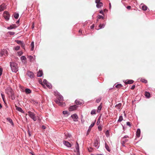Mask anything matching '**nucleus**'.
<instances>
[{
  "instance_id": "obj_1",
  "label": "nucleus",
  "mask_w": 155,
  "mask_h": 155,
  "mask_svg": "<svg viewBox=\"0 0 155 155\" xmlns=\"http://www.w3.org/2000/svg\"><path fill=\"white\" fill-rule=\"evenodd\" d=\"M5 92L8 96L11 97V99L12 100H14L15 99V97L14 96V93L13 90L10 87H7L5 90Z\"/></svg>"
},
{
  "instance_id": "obj_2",
  "label": "nucleus",
  "mask_w": 155,
  "mask_h": 155,
  "mask_svg": "<svg viewBox=\"0 0 155 155\" xmlns=\"http://www.w3.org/2000/svg\"><path fill=\"white\" fill-rule=\"evenodd\" d=\"M10 66L13 72H16L18 71V64L14 62H10Z\"/></svg>"
},
{
  "instance_id": "obj_3",
  "label": "nucleus",
  "mask_w": 155,
  "mask_h": 155,
  "mask_svg": "<svg viewBox=\"0 0 155 155\" xmlns=\"http://www.w3.org/2000/svg\"><path fill=\"white\" fill-rule=\"evenodd\" d=\"M28 114L30 117L34 121L36 120L37 118L35 116V115L34 113L30 111H28Z\"/></svg>"
},
{
  "instance_id": "obj_4",
  "label": "nucleus",
  "mask_w": 155,
  "mask_h": 155,
  "mask_svg": "<svg viewBox=\"0 0 155 155\" xmlns=\"http://www.w3.org/2000/svg\"><path fill=\"white\" fill-rule=\"evenodd\" d=\"M3 15L6 21H8L9 19L10 15L8 12L6 11L5 12L3 13Z\"/></svg>"
},
{
  "instance_id": "obj_5",
  "label": "nucleus",
  "mask_w": 155,
  "mask_h": 155,
  "mask_svg": "<svg viewBox=\"0 0 155 155\" xmlns=\"http://www.w3.org/2000/svg\"><path fill=\"white\" fill-rule=\"evenodd\" d=\"M0 54L2 56L4 55L6 56L8 55V51L6 49H3L1 51Z\"/></svg>"
},
{
  "instance_id": "obj_6",
  "label": "nucleus",
  "mask_w": 155,
  "mask_h": 155,
  "mask_svg": "<svg viewBox=\"0 0 155 155\" xmlns=\"http://www.w3.org/2000/svg\"><path fill=\"white\" fill-rule=\"evenodd\" d=\"M55 101L57 104H58L59 106L62 107H63L65 106V104L64 103L61 102V101L58 99L55 100Z\"/></svg>"
},
{
  "instance_id": "obj_7",
  "label": "nucleus",
  "mask_w": 155,
  "mask_h": 155,
  "mask_svg": "<svg viewBox=\"0 0 155 155\" xmlns=\"http://www.w3.org/2000/svg\"><path fill=\"white\" fill-rule=\"evenodd\" d=\"M71 117L73 119L74 121H77L78 119V115L76 114H73L71 116Z\"/></svg>"
},
{
  "instance_id": "obj_8",
  "label": "nucleus",
  "mask_w": 155,
  "mask_h": 155,
  "mask_svg": "<svg viewBox=\"0 0 155 155\" xmlns=\"http://www.w3.org/2000/svg\"><path fill=\"white\" fill-rule=\"evenodd\" d=\"M27 74L28 76L29 77L31 78H34V76L33 73L31 71H28Z\"/></svg>"
},
{
  "instance_id": "obj_9",
  "label": "nucleus",
  "mask_w": 155,
  "mask_h": 155,
  "mask_svg": "<svg viewBox=\"0 0 155 155\" xmlns=\"http://www.w3.org/2000/svg\"><path fill=\"white\" fill-rule=\"evenodd\" d=\"M63 144L66 146L68 147H71V144L68 142L67 141H63Z\"/></svg>"
},
{
  "instance_id": "obj_10",
  "label": "nucleus",
  "mask_w": 155,
  "mask_h": 155,
  "mask_svg": "<svg viewBox=\"0 0 155 155\" xmlns=\"http://www.w3.org/2000/svg\"><path fill=\"white\" fill-rule=\"evenodd\" d=\"M77 106L76 105L71 106L70 107L69 109L70 111L74 110L76 109Z\"/></svg>"
},
{
  "instance_id": "obj_11",
  "label": "nucleus",
  "mask_w": 155,
  "mask_h": 155,
  "mask_svg": "<svg viewBox=\"0 0 155 155\" xmlns=\"http://www.w3.org/2000/svg\"><path fill=\"white\" fill-rule=\"evenodd\" d=\"M99 143L98 141L97 140H96L94 142V146L97 148H98L99 147Z\"/></svg>"
},
{
  "instance_id": "obj_12",
  "label": "nucleus",
  "mask_w": 155,
  "mask_h": 155,
  "mask_svg": "<svg viewBox=\"0 0 155 155\" xmlns=\"http://www.w3.org/2000/svg\"><path fill=\"white\" fill-rule=\"evenodd\" d=\"M6 8V5L5 4H3L0 6V12L2 11Z\"/></svg>"
},
{
  "instance_id": "obj_13",
  "label": "nucleus",
  "mask_w": 155,
  "mask_h": 155,
  "mask_svg": "<svg viewBox=\"0 0 155 155\" xmlns=\"http://www.w3.org/2000/svg\"><path fill=\"white\" fill-rule=\"evenodd\" d=\"M17 27L16 25L15 24L12 25H10L9 27H8L7 28V29H11L14 28H15Z\"/></svg>"
},
{
  "instance_id": "obj_14",
  "label": "nucleus",
  "mask_w": 155,
  "mask_h": 155,
  "mask_svg": "<svg viewBox=\"0 0 155 155\" xmlns=\"http://www.w3.org/2000/svg\"><path fill=\"white\" fill-rule=\"evenodd\" d=\"M134 82L133 80H127L125 82V83L126 84H132Z\"/></svg>"
},
{
  "instance_id": "obj_15",
  "label": "nucleus",
  "mask_w": 155,
  "mask_h": 155,
  "mask_svg": "<svg viewBox=\"0 0 155 155\" xmlns=\"http://www.w3.org/2000/svg\"><path fill=\"white\" fill-rule=\"evenodd\" d=\"M43 75V72L42 70H39L38 71L37 76L38 77H41Z\"/></svg>"
},
{
  "instance_id": "obj_16",
  "label": "nucleus",
  "mask_w": 155,
  "mask_h": 155,
  "mask_svg": "<svg viewBox=\"0 0 155 155\" xmlns=\"http://www.w3.org/2000/svg\"><path fill=\"white\" fill-rule=\"evenodd\" d=\"M15 107H16V109L17 110L21 113L23 112V111L21 108L18 107L16 105H15Z\"/></svg>"
},
{
  "instance_id": "obj_17",
  "label": "nucleus",
  "mask_w": 155,
  "mask_h": 155,
  "mask_svg": "<svg viewBox=\"0 0 155 155\" xmlns=\"http://www.w3.org/2000/svg\"><path fill=\"white\" fill-rule=\"evenodd\" d=\"M140 129H138L137 130L136 132V136H137L139 137L140 136Z\"/></svg>"
},
{
  "instance_id": "obj_18",
  "label": "nucleus",
  "mask_w": 155,
  "mask_h": 155,
  "mask_svg": "<svg viewBox=\"0 0 155 155\" xmlns=\"http://www.w3.org/2000/svg\"><path fill=\"white\" fill-rule=\"evenodd\" d=\"M75 102L77 105H82L83 104V102L80 101L79 100H76L75 101Z\"/></svg>"
},
{
  "instance_id": "obj_19",
  "label": "nucleus",
  "mask_w": 155,
  "mask_h": 155,
  "mask_svg": "<svg viewBox=\"0 0 155 155\" xmlns=\"http://www.w3.org/2000/svg\"><path fill=\"white\" fill-rule=\"evenodd\" d=\"M105 147L106 149V150L108 152H110V149L109 147L106 143H105Z\"/></svg>"
},
{
  "instance_id": "obj_20",
  "label": "nucleus",
  "mask_w": 155,
  "mask_h": 155,
  "mask_svg": "<svg viewBox=\"0 0 155 155\" xmlns=\"http://www.w3.org/2000/svg\"><path fill=\"white\" fill-rule=\"evenodd\" d=\"M102 107V103H101L100 105L98 107L97 110V112H100L101 108Z\"/></svg>"
},
{
  "instance_id": "obj_21",
  "label": "nucleus",
  "mask_w": 155,
  "mask_h": 155,
  "mask_svg": "<svg viewBox=\"0 0 155 155\" xmlns=\"http://www.w3.org/2000/svg\"><path fill=\"white\" fill-rule=\"evenodd\" d=\"M145 96L147 98H150V94L148 92H146L144 94Z\"/></svg>"
},
{
  "instance_id": "obj_22",
  "label": "nucleus",
  "mask_w": 155,
  "mask_h": 155,
  "mask_svg": "<svg viewBox=\"0 0 155 155\" xmlns=\"http://www.w3.org/2000/svg\"><path fill=\"white\" fill-rule=\"evenodd\" d=\"M25 92L27 94H29L31 93V91L30 89L26 88L25 89Z\"/></svg>"
},
{
  "instance_id": "obj_23",
  "label": "nucleus",
  "mask_w": 155,
  "mask_h": 155,
  "mask_svg": "<svg viewBox=\"0 0 155 155\" xmlns=\"http://www.w3.org/2000/svg\"><path fill=\"white\" fill-rule=\"evenodd\" d=\"M7 120H8L9 122L12 125H13V123L12 122V120L10 118H7Z\"/></svg>"
},
{
  "instance_id": "obj_24",
  "label": "nucleus",
  "mask_w": 155,
  "mask_h": 155,
  "mask_svg": "<svg viewBox=\"0 0 155 155\" xmlns=\"http://www.w3.org/2000/svg\"><path fill=\"white\" fill-rule=\"evenodd\" d=\"M102 3L101 2L98 4H97L96 6L97 8H100L102 6Z\"/></svg>"
},
{
  "instance_id": "obj_25",
  "label": "nucleus",
  "mask_w": 155,
  "mask_h": 155,
  "mask_svg": "<svg viewBox=\"0 0 155 155\" xmlns=\"http://www.w3.org/2000/svg\"><path fill=\"white\" fill-rule=\"evenodd\" d=\"M58 99L60 101H62L63 100V98L61 95H58Z\"/></svg>"
},
{
  "instance_id": "obj_26",
  "label": "nucleus",
  "mask_w": 155,
  "mask_h": 155,
  "mask_svg": "<svg viewBox=\"0 0 155 155\" xmlns=\"http://www.w3.org/2000/svg\"><path fill=\"white\" fill-rule=\"evenodd\" d=\"M147 7L145 5H143L142 7V9L143 11L146 10H147Z\"/></svg>"
},
{
  "instance_id": "obj_27",
  "label": "nucleus",
  "mask_w": 155,
  "mask_h": 155,
  "mask_svg": "<svg viewBox=\"0 0 155 155\" xmlns=\"http://www.w3.org/2000/svg\"><path fill=\"white\" fill-rule=\"evenodd\" d=\"M31 50L32 51H33L34 49V43L33 42H32L31 44Z\"/></svg>"
},
{
  "instance_id": "obj_28",
  "label": "nucleus",
  "mask_w": 155,
  "mask_h": 155,
  "mask_svg": "<svg viewBox=\"0 0 155 155\" xmlns=\"http://www.w3.org/2000/svg\"><path fill=\"white\" fill-rule=\"evenodd\" d=\"M140 80L142 82H143V83H147V80H145V79L141 78L140 79Z\"/></svg>"
},
{
  "instance_id": "obj_29",
  "label": "nucleus",
  "mask_w": 155,
  "mask_h": 155,
  "mask_svg": "<svg viewBox=\"0 0 155 155\" xmlns=\"http://www.w3.org/2000/svg\"><path fill=\"white\" fill-rule=\"evenodd\" d=\"M123 120V117L122 116H121L119 117V119L118 120V122H120Z\"/></svg>"
},
{
  "instance_id": "obj_30",
  "label": "nucleus",
  "mask_w": 155,
  "mask_h": 155,
  "mask_svg": "<svg viewBox=\"0 0 155 155\" xmlns=\"http://www.w3.org/2000/svg\"><path fill=\"white\" fill-rule=\"evenodd\" d=\"M28 58L29 59L30 61H33L34 59L33 57L31 56H28Z\"/></svg>"
},
{
  "instance_id": "obj_31",
  "label": "nucleus",
  "mask_w": 155,
  "mask_h": 155,
  "mask_svg": "<svg viewBox=\"0 0 155 155\" xmlns=\"http://www.w3.org/2000/svg\"><path fill=\"white\" fill-rule=\"evenodd\" d=\"M19 17V14L18 13H15L14 15V17L16 19H18Z\"/></svg>"
},
{
  "instance_id": "obj_32",
  "label": "nucleus",
  "mask_w": 155,
  "mask_h": 155,
  "mask_svg": "<svg viewBox=\"0 0 155 155\" xmlns=\"http://www.w3.org/2000/svg\"><path fill=\"white\" fill-rule=\"evenodd\" d=\"M105 26V24H100L99 27H100V28H104Z\"/></svg>"
},
{
  "instance_id": "obj_33",
  "label": "nucleus",
  "mask_w": 155,
  "mask_h": 155,
  "mask_svg": "<svg viewBox=\"0 0 155 155\" xmlns=\"http://www.w3.org/2000/svg\"><path fill=\"white\" fill-rule=\"evenodd\" d=\"M121 103H120L115 106V107L118 108V109H120V108L121 107Z\"/></svg>"
},
{
  "instance_id": "obj_34",
  "label": "nucleus",
  "mask_w": 155,
  "mask_h": 155,
  "mask_svg": "<svg viewBox=\"0 0 155 155\" xmlns=\"http://www.w3.org/2000/svg\"><path fill=\"white\" fill-rule=\"evenodd\" d=\"M15 41L18 44L21 45V44L22 43V42L21 41H19V40H16Z\"/></svg>"
},
{
  "instance_id": "obj_35",
  "label": "nucleus",
  "mask_w": 155,
  "mask_h": 155,
  "mask_svg": "<svg viewBox=\"0 0 155 155\" xmlns=\"http://www.w3.org/2000/svg\"><path fill=\"white\" fill-rule=\"evenodd\" d=\"M105 134L107 137H108L109 136V133L108 130H107L106 131Z\"/></svg>"
},
{
  "instance_id": "obj_36",
  "label": "nucleus",
  "mask_w": 155,
  "mask_h": 155,
  "mask_svg": "<svg viewBox=\"0 0 155 155\" xmlns=\"http://www.w3.org/2000/svg\"><path fill=\"white\" fill-rule=\"evenodd\" d=\"M8 33L10 35H13L15 34V32H14L9 31Z\"/></svg>"
},
{
  "instance_id": "obj_37",
  "label": "nucleus",
  "mask_w": 155,
  "mask_h": 155,
  "mask_svg": "<svg viewBox=\"0 0 155 155\" xmlns=\"http://www.w3.org/2000/svg\"><path fill=\"white\" fill-rule=\"evenodd\" d=\"M20 48V46H16L15 47L14 49L16 51H18L19 49Z\"/></svg>"
},
{
  "instance_id": "obj_38",
  "label": "nucleus",
  "mask_w": 155,
  "mask_h": 155,
  "mask_svg": "<svg viewBox=\"0 0 155 155\" xmlns=\"http://www.w3.org/2000/svg\"><path fill=\"white\" fill-rule=\"evenodd\" d=\"M98 18L99 19H104V17L103 16L101 15H98Z\"/></svg>"
},
{
  "instance_id": "obj_39",
  "label": "nucleus",
  "mask_w": 155,
  "mask_h": 155,
  "mask_svg": "<svg viewBox=\"0 0 155 155\" xmlns=\"http://www.w3.org/2000/svg\"><path fill=\"white\" fill-rule=\"evenodd\" d=\"M122 85L121 84H117L116 86V87L117 88H120L122 87Z\"/></svg>"
},
{
  "instance_id": "obj_40",
  "label": "nucleus",
  "mask_w": 155,
  "mask_h": 155,
  "mask_svg": "<svg viewBox=\"0 0 155 155\" xmlns=\"http://www.w3.org/2000/svg\"><path fill=\"white\" fill-rule=\"evenodd\" d=\"M95 110H92L91 112V114L92 115L95 114Z\"/></svg>"
},
{
  "instance_id": "obj_41",
  "label": "nucleus",
  "mask_w": 155,
  "mask_h": 155,
  "mask_svg": "<svg viewBox=\"0 0 155 155\" xmlns=\"http://www.w3.org/2000/svg\"><path fill=\"white\" fill-rule=\"evenodd\" d=\"M2 97V98L3 99V100L4 102H5V95L3 94H1Z\"/></svg>"
},
{
  "instance_id": "obj_42",
  "label": "nucleus",
  "mask_w": 155,
  "mask_h": 155,
  "mask_svg": "<svg viewBox=\"0 0 155 155\" xmlns=\"http://www.w3.org/2000/svg\"><path fill=\"white\" fill-rule=\"evenodd\" d=\"M22 54H23V52L21 51H19V52H18V54L19 56H20L21 55H22Z\"/></svg>"
},
{
  "instance_id": "obj_43",
  "label": "nucleus",
  "mask_w": 155,
  "mask_h": 155,
  "mask_svg": "<svg viewBox=\"0 0 155 155\" xmlns=\"http://www.w3.org/2000/svg\"><path fill=\"white\" fill-rule=\"evenodd\" d=\"M76 149L77 152H79V146H76Z\"/></svg>"
},
{
  "instance_id": "obj_44",
  "label": "nucleus",
  "mask_w": 155,
  "mask_h": 155,
  "mask_svg": "<svg viewBox=\"0 0 155 155\" xmlns=\"http://www.w3.org/2000/svg\"><path fill=\"white\" fill-rule=\"evenodd\" d=\"M101 98H98V99H97L96 100V101L97 103H99L101 101Z\"/></svg>"
},
{
  "instance_id": "obj_45",
  "label": "nucleus",
  "mask_w": 155,
  "mask_h": 155,
  "mask_svg": "<svg viewBox=\"0 0 155 155\" xmlns=\"http://www.w3.org/2000/svg\"><path fill=\"white\" fill-rule=\"evenodd\" d=\"M21 47H22V48H23L25 49V44L24 43H22L21 44Z\"/></svg>"
},
{
  "instance_id": "obj_46",
  "label": "nucleus",
  "mask_w": 155,
  "mask_h": 155,
  "mask_svg": "<svg viewBox=\"0 0 155 155\" xmlns=\"http://www.w3.org/2000/svg\"><path fill=\"white\" fill-rule=\"evenodd\" d=\"M21 59L22 60H25L26 59V58L25 56H23L21 57Z\"/></svg>"
},
{
  "instance_id": "obj_47",
  "label": "nucleus",
  "mask_w": 155,
  "mask_h": 155,
  "mask_svg": "<svg viewBox=\"0 0 155 155\" xmlns=\"http://www.w3.org/2000/svg\"><path fill=\"white\" fill-rule=\"evenodd\" d=\"M94 123H93L92 124H91V125L89 127V128L91 129V128H92L94 126Z\"/></svg>"
},
{
  "instance_id": "obj_48",
  "label": "nucleus",
  "mask_w": 155,
  "mask_h": 155,
  "mask_svg": "<svg viewBox=\"0 0 155 155\" xmlns=\"http://www.w3.org/2000/svg\"><path fill=\"white\" fill-rule=\"evenodd\" d=\"M2 68H0V76H1L2 74Z\"/></svg>"
},
{
  "instance_id": "obj_49",
  "label": "nucleus",
  "mask_w": 155,
  "mask_h": 155,
  "mask_svg": "<svg viewBox=\"0 0 155 155\" xmlns=\"http://www.w3.org/2000/svg\"><path fill=\"white\" fill-rule=\"evenodd\" d=\"M127 125L130 127L131 126L130 123L129 122H127Z\"/></svg>"
},
{
  "instance_id": "obj_50",
  "label": "nucleus",
  "mask_w": 155,
  "mask_h": 155,
  "mask_svg": "<svg viewBox=\"0 0 155 155\" xmlns=\"http://www.w3.org/2000/svg\"><path fill=\"white\" fill-rule=\"evenodd\" d=\"M88 150L89 152H92L93 148H90L88 149Z\"/></svg>"
},
{
  "instance_id": "obj_51",
  "label": "nucleus",
  "mask_w": 155,
  "mask_h": 155,
  "mask_svg": "<svg viewBox=\"0 0 155 155\" xmlns=\"http://www.w3.org/2000/svg\"><path fill=\"white\" fill-rule=\"evenodd\" d=\"M95 2L97 4H98V3H99L101 2H100V0H96Z\"/></svg>"
},
{
  "instance_id": "obj_52",
  "label": "nucleus",
  "mask_w": 155,
  "mask_h": 155,
  "mask_svg": "<svg viewBox=\"0 0 155 155\" xmlns=\"http://www.w3.org/2000/svg\"><path fill=\"white\" fill-rule=\"evenodd\" d=\"M135 87V85H133L131 87L130 89H131V90H133L134 89Z\"/></svg>"
},
{
  "instance_id": "obj_53",
  "label": "nucleus",
  "mask_w": 155,
  "mask_h": 155,
  "mask_svg": "<svg viewBox=\"0 0 155 155\" xmlns=\"http://www.w3.org/2000/svg\"><path fill=\"white\" fill-rule=\"evenodd\" d=\"M68 113V112L66 111H64L63 112V113L64 114H67Z\"/></svg>"
},
{
  "instance_id": "obj_54",
  "label": "nucleus",
  "mask_w": 155,
  "mask_h": 155,
  "mask_svg": "<svg viewBox=\"0 0 155 155\" xmlns=\"http://www.w3.org/2000/svg\"><path fill=\"white\" fill-rule=\"evenodd\" d=\"M79 33H80V34H79V35H81V34H82V31L81 30H80L79 31Z\"/></svg>"
},
{
  "instance_id": "obj_55",
  "label": "nucleus",
  "mask_w": 155,
  "mask_h": 155,
  "mask_svg": "<svg viewBox=\"0 0 155 155\" xmlns=\"http://www.w3.org/2000/svg\"><path fill=\"white\" fill-rule=\"evenodd\" d=\"M127 8L128 9H130L131 8V7L130 6H128L127 7Z\"/></svg>"
},
{
  "instance_id": "obj_56",
  "label": "nucleus",
  "mask_w": 155,
  "mask_h": 155,
  "mask_svg": "<svg viewBox=\"0 0 155 155\" xmlns=\"http://www.w3.org/2000/svg\"><path fill=\"white\" fill-rule=\"evenodd\" d=\"M94 24L92 25L91 27V29H92L94 28Z\"/></svg>"
},
{
  "instance_id": "obj_57",
  "label": "nucleus",
  "mask_w": 155,
  "mask_h": 155,
  "mask_svg": "<svg viewBox=\"0 0 155 155\" xmlns=\"http://www.w3.org/2000/svg\"><path fill=\"white\" fill-rule=\"evenodd\" d=\"M35 24L34 23H33L32 25V28H34Z\"/></svg>"
},
{
  "instance_id": "obj_58",
  "label": "nucleus",
  "mask_w": 155,
  "mask_h": 155,
  "mask_svg": "<svg viewBox=\"0 0 155 155\" xmlns=\"http://www.w3.org/2000/svg\"><path fill=\"white\" fill-rule=\"evenodd\" d=\"M100 13L101 14H102V15L104 14H103V12L102 10L100 11Z\"/></svg>"
},
{
  "instance_id": "obj_59",
  "label": "nucleus",
  "mask_w": 155,
  "mask_h": 155,
  "mask_svg": "<svg viewBox=\"0 0 155 155\" xmlns=\"http://www.w3.org/2000/svg\"><path fill=\"white\" fill-rule=\"evenodd\" d=\"M128 137V136H124L123 138L122 139V140H124V139L125 138H127V137Z\"/></svg>"
},
{
  "instance_id": "obj_60",
  "label": "nucleus",
  "mask_w": 155,
  "mask_h": 155,
  "mask_svg": "<svg viewBox=\"0 0 155 155\" xmlns=\"http://www.w3.org/2000/svg\"><path fill=\"white\" fill-rule=\"evenodd\" d=\"M54 94L55 95H59L58 94V92H54Z\"/></svg>"
},
{
  "instance_id": "obj_61",
  "label": "nucleus",
  "mask_w": 155,
  "mask_h": 155,
  "mask_svg": "<svg viewBox=\"0 0 155 155\" xmlns=\"http://www.w3.org/2000/svg\"><path fill=\"white\" fill-rule=\"evenodd\" d=\"M98 129L99 130H102V128H101V127H98Z\"/></svg>"
},
{
  "instance_id": "obj_62",
  "label": "nucleus",
  "mask_w": 155,
  "mask_h": 155,
  "mask_svg": "<svg viewBox=\"0 0 155 155\" xmlns=\"http://www.w3.org/2000/svg\"><path fill=\"white\" fill-rule=\"evenodd\" d=\"M42 128L43 129H45V127L44 126H42Z\"/></svg>"
},
{
  "instance_id": "obj_63",
  "label": "nucleus",
  "mask_w": 155,
  "mask_h": 155,
  "mask_svg": "<svg viewBox=\"0 0 155 155\" xmlns=\"http://www.w3.org/2000/svg\"><path fill=\"white\" fill-rule=\"evenodd\" d=\"M91 129H90L89 128L88 130V131H87L88 132H90L91 131Z\"/></svg>"
},
{
  "instance_id": "obj_64",
  "label": "nucleus",
  "mask_w": 155,
  "mask_h": 155,
  "mask_svg": "<svg viewBox=\"0 0 155 155\" xmlns=\"http://www.w3.org/2000/svg\"><path fill=\"white\" fill-rule=\"evenodd\" d=\"M47 82V81L46 80H44V81H43V82H44L45 83V82Z\"/></svg>"
}]
</instances>
